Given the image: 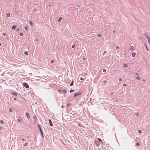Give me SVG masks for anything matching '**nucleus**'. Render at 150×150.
I'll return each mask as SVG.
<instances>
[{"label": "nucleus", "mask_w": 150, "mask_h": 150, "mask_svg": "<svg viewBox=\"0 0 150 150\" xmlns=\"http://www.w3.org/2000/svg\"><path fill=\"white\" fill-rule=\"evenodd\" d=\"M37 127L39 129V130L40 131V134H41L42 137V138H43L44 137V136L43 135V132H42V130L41 129V127L40 126V125H37Z\"/></svg>", "instance_id": "nucleus-1"}, {"label": "nucleus", "mask_w": 150, "mask_h": 150, "mask_svg": "<svg viewBox=\"0 0 150 150\" xmlns=\"http://www.w3.org/2000/svg\"><path fill=\"white\" fill-rule=\"evenodd\" d=\"M82 93H75L74 94V98H76L77 96L80 95Z\"/></svg>", "instance_id": "nucleus-2"}, {"label": "nucleus", "mask_w": 150, "mask_h": 150, "mask_svg": "<svg viewBox=\"0 0 150 150\" xmlns=\"http://www.w3.org/2000/svg\"><path fill=\"white\" fill-rule=\"evenodd\" d=\"M23 86L26 88H29V86L27 83H23Z\"/></svg>", "instance_id": "nucleus-3"}, {"label": "nucleus", "mask_w": 150, "mask_h": 150, "mask_svg": "<svg viewBox=\"0 0 150 150\" xmlns=\"http://www.w3.org/2000/svg\"><path fill=\"white\" fill-rule=\"evenodd\" d=\"M144 35L147 39L150 38V37L146 34L144 33Z\"/></svg>", "instance_id": "nucleus-4"}, {"label": "nucleus", "mask_w": 150, "mask_h": 150, "mask_svg": "<svg viewBox=\"0 0 150 150\" xmlns=\"http://www.w3.org/2000/svg\"><path fill=\"white\" fill-rule=\"evenodd\" d=\"M49 121L50 125L51 126H53V124L51 120L50 119H49Z\"/></svg>", "instance_id": "nucleus-5"}, {"label": "nucleus", "mask_w": 150, "mask_h": 150, "mask_svg": "<svg viewBox=\"0 0 150 150\" xmlns=\"http://www.w3.org/2000/svg\"><path fill=\"white\" fill-rule=\"evenodd\" d=\"M95 142L97 146H99L100 145V143L98 141L95 140Z\"/></svg>", "instance_id": "nucleus-6"}, {"label": "nucleus", "mask_w": 150, "mask_h": 150, "mask_svg": "<svg viewBox=\"0 0 150 150\" xmlns=\"http://www.w3.org/2000/svg\"><path fill=\"white\" fill-rule=\"evenodd\" d=\"M11 93L12 95H15L16 96H17V94L15 92H12Z\"/></svg>", "instance_id": "nucleus-7"}, {"label": "nucleus", "mask_w": 150, "mask_h": 150, "mask_svg": "<svg viewBox=\"0 0 150 150\" xmlns=\"http://www.w3.org/2000/svg\"><path fill=\"white\" fill-rule=\"evenodd\" d=\"M26 115L28 118H30L28 112H26Z\"/></svg>", "instance_id": "nucleus-8"}, {"label": "nucleus", "mask_w": 150, "mask_h": 150, "mask_svg": "<svg viewBox=\"0 0 150 150\" xmlns=\"http://www.w3.org/2000/svg\"><path fill=\"white\" fill-rule=\"evenodd\" d=\"M62 19V17H59L58 19V21L59 22H60L61 20Z\"/></svg>", "instance_id": "nucleus-9"}, {"label": "nucleus", "mask_w": 150, "mask_h": 150, "mask_svg": "<svg viewBox=\"0 0 150 150\" xmlns=\"http://www.w3.org/2000/svg\"><path fill=\"white\" fill-rule=\"evenodd\" d=\"M16 26L15 25H13L12 26V30H14V29H16Z\"/></svg>", "instance_id": "nucleus-10"}, {"label": "nucleus", "mask_w": 150, "mask_h": 150, "mask_svg": "<svg viewBox=\"0 0 150 150\" xmlns=\"http://www.w3.org/2000/svg\"><path fill=\"white\" fill-rule=\"evenodd\" d=\"M22 119V117H20L18 119V121L19 122H20L21 121Z\"/></svg>", "instance_id": "nucleus-11"}, {"label": "nucleus", "mask_w": 150, "mask_h": 150, "mask_svg": "<svg viewBox=\"0 0 150 150\" xmlns=\"http://www.w3.org/2000/svg\"><path fill=\"white\" fill-rule=\"evenodd\" d=\"M132 57H134V56H135V55H136V53L135 52H133L132 53Z\"/></svg>", "instance_id": "nucleus-12"}, {"label": "nucleus", "mask_w": 150, "mask_h": 150, "mask_svg": "<svg viewBox=\"0 0 150 150\" xmlns=\"http://www.w3.org/2000/svg\"><path fill=\"white\" fill-rule=\"evenodd\" d=\"M73 84H74V81H73V80H72V82L70 84V86H73Z\"/></svg>", "instance_id": "nucleus-13"}, {"label": "nucleus", "mask_w": 150, "mask_h": 150, "mask_svg": "<svg viewBox=\"0 0 150 150\" xmlns=\"http://www.w3.org/2000/svg\"><path fill=\"white\" fill-rule=\"evenodd\" d=\"M29 21L31 25L33 26V23L30 20H29Z\"/></svg>", "instance_id": "nucleus-14"}, {"label": "nucleus", "mask_w": 150, "mask_h": 150, "mask_svg": "<svg viewBox=\"0 0 150 150\" xmlns=\"http://www.w3.org/2000/svg\"><path fill=\"white\" fill-rule=\"evenodd\" d=\"M124 67L125 68H127L128 67V65L127 64H125L124 65Z\"/></svg>", "instance_id": "nucleus-15"}, {"label": "nucleus", "mask_w": 150, "mask_h": 150, "mask_svg": "<svg viewBox=\"0 0 150 150\" xmlns=\"http://www.w3.org/2000/svg\"><path fill=\"white\" fill-rule=\"evenodd\" d=\"M136 79H138V80H139L141 79V77L138 76H137L136 77Z\"/></svg>", "instance_id": "nucleus-16"}, {"label": "nucleus", "mask_w": 150, "mask_h": 150, "mask_svg": "<svg viewBox=\"0 0 150 150\" xmlns=\"http://www.w3.org/2000/svg\"><path fill=\"white\" fill-rule=\"evenodd\" d=\"M144 45L145 47L146 48V50L147 51H148V50H148V48H147V46H146V44H144Z\"/></svg>", "instance_id": "nucleus-17"}, {"label": "nucleus", "mask_w": 150, "mask_h": 150, "mask_svg": "<svg viewBox=\"0 0 150 150\" xmlns=\"http://www.w3.org/2000/svg\"><path fill=\"white\" fill-rule=\"evenodd\" d=\"M134 49V47L133 46H131L130 47V50L131 51L132 50H133Z\"/></svg>", "instance_id": "nucleus-18"}, {"label": "nucleus", "mask_w": 150, "mask_h": 150, "mask_svg": "<svg viewBox=\"0 0 150 150\" xmlns=\"http://www.w3.org/2000/svg\"><path fill=\"white\" fill-rule=\"evenodd\" d=\"M24 54L26 55H27L28 54V53L27 51H26L24 52Z\"/></svg>", "instance_id": "nucleus-19"}, {"label": "nucleus", "mask_w": 150, "mask_h": 150, "mask_svg": "<svg viewBox=\"0 0 150 150\" xmlns=\"http://www.w3.org/2000/svg\"><path fill=\"white\" fill-rule=\"evenodd\" d=\"M148 42L149 44V45H150V38H149L148 39H147Z\"/></svg>", "instance_id": "nucleus-20"}, {"label": "nucleus", "mask_w": 150, "mask_h": 150, "mask_svg": "<svg viewBox=\"0 0 150 150\" xmlns=\"http://www.w3.org/2000/svg\"><path fill=\"white\" fill-rule=\"evenodd\" d=\"M71 104V103H68L67 104V107L69 106Z\"/></svg>", "instance_id": "nucleus-21"}, {"label": "nucleus", "mask_w": 150, "mask_h": 150, "mask_svg": "<svg viewBox=\"0 0 150 150\" xmlns=\"http://www.w3.org/2000/svg\"><path fill=\"white\" fill-rule=\"evenodd\" d=\"M0 123L2 124H3L4 123V122L3 120H1L0 121Z\"/></svg>", "instance_id": "nucleus-22"}, {"label": "nucleus", "mask_w": 150, "mask_h": 150, "mask_svg": "<svg viewBox=\"0 0 150 150\" xmlns=\"http://www.w3.org/2000/svg\"><path fill=\"white\" fill-rule=\"evenodd\" d=\"M7 16L8 17H9L10 16V14L9 13H8L7 14Z\"/></svg>", "instance_id": "nucleus-23"}, {"label": "nucleus", "mask_w": 150, "mask_h": 150, "mask_svg": "<svg viewBox=\"0 0 150 150\" xmlns=\"http://www.w3.org/2000/svg\"><path fill=\"white\" fill-rule=\"evenodd\" d=\"M33 118L34 119V120L36 119L37 117L36 115H34L33 117Z\"/></svg>", "instance_id": "nucleus-24"}, {"label": "nucleus", "mask_w": 150, "mask_h": 150, "mask_svg": "<svg viewBox=\"0 0 150 150\" xmlns=\"http://www.w3.org/2000/svg\"><path fill=\"white\" fill-rule=\"evenodd\" d=\"M25 30H27L28 29V26H25Z\"/></svg>", "instance_id": "nucleus-25"}, {"label": "nucleus", "mask_w": 150, "mask_h": 150, "mask_svg": "<svg viewBox=\"0 0 150 150\" xmlns=\"http://www.w3.org/2000/svg\"><path fill=\"white\" fill-rule=\"evenodd\" d=\"M9 111L10 112H12V110L11 108H9Z\"/></svg>", "instance_id": "nucleus-26"}, {"label": "nucleus", "mask_w": 150, "mask_h": 150, "mask_svg": "<svg viewBox=\"0 0 150 150\" xmlns=\"http://www.w3.org/2000/svg\"><path fill=\"white\" fill-rule=\"evenodd\" d=\"M62 91L64 93H65L67 92V91L65 90H63Z\"/></svg>", "instance_id": "nucleus-27"}, {"label": "nucleus", "mask_w": 150, "mask_h": 150, "mask_svg": "<svg viewBox=\"0 0 150 150\" xmlns=\"http://www.w3.org/2000/svg\"><path fill=\"white\" fill-rule=\"evenodd\" d=\"M98 141L100 142H102V140L100 138H98Z\"/></svg>", "instance_id": "nucleus-28"}, {"label": "nucleus", "mask_w": 150, "mask_h": 150, "mask_svg": "<svg viewBox=\"0 0 150 150\" xmlns=\"http://www.w3.org/2000/svg\"><path fill=\"white\" fill-rule=\"evenodd\" d=\"M75 45H74V44H73V45H72V46H71V47H72V48H74V47H75Z\"/></svg>", "instance_id": "nucleus-29"}, {"label": "nucleus", "mask_w": 150, "mask_h": 150, "mask_svg": "<svg viewBox=\"0 0 150 150\" xmlns=\"http://www.w3.org/2000/svg\"><path fill=\"white\" fill-rule=\"evenodd\" d=\"M136 144L137 146H138L139 145V142H137Z\"/></svg>", "instance_id": "nucleus-30"}, {"label": "nucleus", "mask_w": 150, "mask_h": 150, "mask_svg": "<svg viewBox=\"0 0 150 150\" xmlns=\"http://www.w3.org/2000/svg\"><path fill=\"white\" fill-rule=\"evenodd\" d=\"M101 36V34H98V36L99 37H100Z\"/></svg>", "instance_id": "nucleus-31"}, {"label": "nucleus", "mask_w": 150, "mask_h": 150, "mask_svg": "<svg viewBox=\"0 0 150 150\" xmlns=\"http://www.w3.org/2000/svg\"><path fill=\"white\" fill-rule=\"evenodd\" d=\"M69 91H70V93H71V92H74V90H70Z\"/></svg>", "instance_id": "nucleus-32"}, {"label": "nucleus", "mask_w": 150, "mask_h": 150, "mask_svg": "<svg viewBox=\"0 0 150 150\" xmlns=\"http://www.w3.org/2000/svg\"><path fill=\"white\" fill-rule=\"evenodd\" d=\"M103 72H105L106 71V69H104L103 70Z\"/></svg>", "instance_id": "nucleus-33"}, {"label": "nucleus", "mask_w": 150, "mask_h": 150, "mask_svg": "<svg viewBox=\"0 0 150 150\" xmlns=\"http://www.w3.org/2000/svg\"><path fill=\"white\" fill-rule=\"evenodd\" d=\"M20 34V36H22V35H23V33H20V34Z\"/></svg>", "instance_id": "nucleus-34"}, {"label": "nucleus", "mask_w": 150, "mask_h": 150, "mask_svg": "<svg viewBox=\"0 0 150 150\" xmlns=\"http://www.w3.org/2000/svg\"><path fill=\"white\" fill-rule=\"evenodd\" d=\"M80 80H84V79L83 77H81L80 78Z\"/></svg>", "instance_id": "nucleus-35"}, {"label": "nucleus", "mask_w": 150, "mask_h": 150, "mask_svg": "<svg viewBox=\"0 0 150 150\" xmlns=\"http://www.w3.org/2000/svg\"><path fill=\"white\" fill-rule=\"evenodd\" d=\"M122 78H120V79H119V81H122Z\"/></svg>", "instance_id": "nucleus-36"}, {"label": "nucleus", "mask_w": 150, "mask_h": 150, "mask_svg": "<svg viewBox=\"0 0 150 150\" xmlns=\"http://www.w3.org/2000/svg\"><path fill=\"white\" fill-rule=\"evenodd\" d=\"M142 132V131L140 130H139L138 131V132L139 133H141Z\"/></svg>", "instance_id": "nucleus-37"}, {"label": "nucleus", "mask_w": 150, "mask_h": 150, "mask_svg": "<svg viewBox=\"0 0 150 150\" xmlns=\"http://www.w3.org/2000/svg\"><path fill=\"white\" fill-rule=\"evenodd\" d=\"M28 143H25L24 144V146H26L27 145Z\"/></svg>", "instance_id": "nucleus-38"}, {"label": "nucleus", "mask_w": 150, "mask_h": 150, "mask_svg": "<svg viewBox=\"0 0 150 150\" xmlns=\"http://www.w3.org/2000/svg\"><path fill=\"white\" fill-rule=\"evenodd\" d=\"M54 62V60H51V63H52Z\"/></svg>", "instance_id": "nucleus-39"}, {"label": "nucleus", "mask_w": 150, "mask_h": 150, "mask_svg": "<svg viewBox=\"0 0 150 150\" xmlns=\"http://www.w3.org/2000/svg\"><path fill=\"white\" fill-rule=\"evenodd\" d=\"M136 115L137 116H138L139 115V114L138 113H137L136 114Z\"/></svg>", "instance_id": "nucleus-40"}, {"label": "nucleus", "mask_w": 150, "mask_h": 150, "mask_svg": "<svg viewBox=\"0 0 150 150\" xmlns=\"http://www.w3.org/2000/svg\"><path fill=\"white\" fill-rule=\"evenodd\" d=\"M106 81H103V82L104 83H105L106 82Z\"/></svg>", "instance_id": "nucleus-41"}, {"label": "nucleus", "mask_w": 150, "mask_h": 150, "mask_svg": "<svg viewBox=\"0 0 150 150\" xmlns=\"http://www.w3.org/2000/svg\"><path fill=\"white\" fill-rule=\"evenodd\" d=\"M79 125L80 127H82L81 126V125H82L81 124H79Z\"/></svg>", "instance_id": "nucleus-42"}, {"label": "nucleus", "mask_w": 150, "mask_h": 150, "mask_svg": "<svg viewBox=\"0 0 150 150\" xmlns=\"http://www.w3.org/2000/svg\"><path fill=\"white\" fill-rule=\"evenodd\" d=\"M135 74L137 75H139V74L138 73H136Z\"/></svg>", "instance_id": "nucleus-43"}, {"label": "nucleus", "mask_w": 150, "mask_h": 150, "mask_svg": "<svg viewBox=\"0 0 150 150\" xmlns=\"http://www.w3.org/2000/svg\"><path fill=\"white\" fill-rule=\"evenodd\" d=\"M3 35H4V36H5L6 35V33H3Z\"/></svg>", "instance_id": "nucleus-44"}, {"label": "nucleus", "mask_w": 150, "mask_h": 150, "mask_svg": "<svg viewBox=\"0 0 150 150\" xmlns=\"http://www.w3.org/2000/svg\"><path fill=\"white\" fill-rule=\"evenodd\" d=\"M58 91H59V92H61V90L60 89H59L58 90Z\"/></svg>", "instance_id": "nucleus-45"}, {"label": "nucleus", "mask_w": 150, "mask_h": 150, "mask_svg": "<svg viewBox=\"0 0 150 150\" xmlns=\"http://www.w3.org/2000/svg\"><path fill=\"white\" fill-rule=\"evenodd\" d=\"M34 123H35L36 122V119L34 120Z\"/></svg>", "instance_id": "nucleus-46"}, {"label": "nucleus", "mask_w": 150, "mask_h": 150, "mask_svg": "<svg viewBox=\"0 0 150 150\" xmlns=\"http://www.w3.org/2000/svg\"><path fill=\"white\" fill-rule=\"evenodd\" d=\"M13 99L15 100H16V98H13Z\"/></svg>", "instance_id": "nucleus-47"}, {"label": "nucleus", "mask_w": 150, "mask_h": 150, "mask_svg": "<svg viewBox=\"0 0 150 150\" xmlns=\"http://www.w3.org/2000/svg\"><path fill=\"white\" fill-rule=\"evenodd\" d=\"M21 140H22V141H24V140H24V139H21Z\"/></svg>", "instance_id": "nucleus-48"}, {"label": "nucleus", "mask_w": 150, "mask_h": 150, "mask_svg": "<svg viewBox=\"0 0 150 150\" xmlns=\"http://www.w3.org/2000/svg\"><path fill=\"white\" fill-rule=\"evenodd\" d=\"M118 47H119L118 46H117L116 47V49H117V48H118Z\"/></svg>", "instance_id": "nucleus-49"}, {"label": "nucleus", "mask_w": 150, "mask_h": 150, "mask_svg": "<svg viewBox=\"0 0 150 150\" xmlns=\"http://www.w3.org/2000/svg\"><path fill=\"white\" fill-rule=\"evenodd\" d=\"M113 33H115V30H114L113 31Z\"/></svg>", "instance_id": "nucleus-50"}, {"label": "nucleus", "mask_w": 150, "mask_h": 150, "mask_svg": "<svg viewBox=\"0 0 150 150\" xmlns=\"http://www.w3.org/2000/svg\"><path fill=\"white\" fill-rule=\"evenodd\" d=\"M142 81H144H144H145V80L144 79H143L142 80Z\"/></svg>", "instance_id": "nucleus-51"}, {"label": "nucleus", "mask_w": 150, "mask_h": 150, "mask_svg": "<svg viewBox=\"0 0 150 150\" xmlns=\"http://www.w3.org/2000/svg\"><path fill=\"white\" fill-rule=\"evenodd\" d=\"M123 86H126V84H123Z\"/></svg>", "instance_id": "nucleus-52"}, {"label": "nucleus", "mask_w": 150, "mask_h": 150, "mask_svg": "<svg viewBox=\"0 0 150 150\" xmlns=\"http://www.w3.org/2000/svg\"><path fill=\"white\" fill-rule=\"evenodd\" d=\"M106 52V51H105L103 53V54H105V52Z\"/></svg>", "instance_id": "nucleus-53"}, {"label": "nucleus", "mask_w": 150, "mask_h": 150, "mask_svg": "<svg viewBox=\"0 0 150 150\" xmlns=\"http://www.w3.org/2000/svg\"><path fill=\"white\" fill-rule=\"evenodd\" d=\"M19 30V28H18V29H17V31H18Z\"/></svg>", "instance_id": "nucleus-54"}, {"label": "nucleus", "mask_w": 150, "mask_h": 150, "mask_svg": "<svg viewBox=\"0 0 150 150\" xmlns=\"http://www.w3.org/2000/svg\"><path fill=\"white\" fill-rule=\"evenodd\" d=\"M124 54L125 55H126V53H125V52H124Z\"/></svg>", "instance_id": "nucleus-55"}, {"label": "nucleus", "mask_w": 150, "mask_h": 150, "mask_svg": "<svg viewBox=\"0 0 150 150\" xmlns=\"http://www.w3.org/2000/svg\"><path fill=\"white\" fill-rule=\"evenodd\" d=\"M112 93H112V92L111 93H110V94H111V95H112Z\"/></svg>", "instance_id": "nucleus-56"}, {"label": "nucleus", "mask_w": 150, "mask_h": 150, "mask_svg": "<svg viewBox=\"0 0 150 150\" xmlns=\"http://www.w3.org/2000/svg\"><path fill=\"white\" fill-rule=\"evenodd\" d=\"M61 107H62V108H63V107L62 105Z\"/></svg>", "instance_id": "nucleus-57"}, {"label": "nucleus", "mask_w": 150, "mask_h": 150, "mask_svg": "<svg viewBox=\"0 0 150 150\" xmlns=\"http://www.w3.org/2000/svg\"><path fill=\"white\" fill-rule=\"evenodd\" d=\"M37 40H38V39H37L36 40V41H37Z\"/></svg>", "instance_id": "nucleus-58"}, {"label": "nucleus", "mask_w": 150, "mask_h": 150, "mask_svg": "<svg viewBox=\"0 0 150 150\" xmlns=\"http://www.w3.org/2000/svg\"><path fill=\"white\" fill-rule=\"evenodd\" d=\"M1 44L0 43V46H1Z\"/></svg>", "instance_id": "nucleus-59"}]
</instances>
